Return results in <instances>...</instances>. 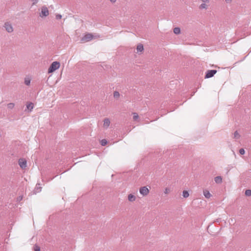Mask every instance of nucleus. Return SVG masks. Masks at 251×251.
<instances>
[{"label":"nucleus","mask_w":251,"mask_h":251,"mask_svg":"<svg viewBox=\"0 0 251 251\" xmlns=\"http://www.w3.org/2000/svg\"><path fill=\"white\" fill-rule=\"evenodd\" d=\"M60 65V64L59 62H57V61L53 62L51 64L50 66V67L48 69V73H51L54 72L55 71H56V70L59 69Z\"/></svg>","instance_id":"nucleus-1"},{"label":"nucleus","mask_w":251,"mask_h":251,"mask_svg":"<svg viewBox=\"0 0 251 251\" xmlns=\"http://www.w3.org/2000/svg\"><path fill=\"white\" fill-rule=\"evenodd\" d=\"M3 27L4 28L5 30L8 33H12L14 30L12 24L9 22H5L3 25Z\"/></svg>","instance_id":"nucleus-2"},{"label":"nucleus","mask_w":251,"mask_h":251,"mask_svg":"<svg viewBox=\"0 0 251 251\" xmlns=\"http://www.w3.org/2000/svg\"><path fill=\"white\" fill-rule=\"evenodd\" d=\"M49 14V12L48 8L46 6H42L41 8V12L40 14V17H47Z\"/></svg>","instance_id":"nucleus-3"},{"label":"nucleus","mask_w":251,"mask_h":251,"mask_svg":"<svg viewBox=\"0 0 251 251\" xmlns=\"http://www.w3.org/2000/svg\"><path fill=\"white\" fill-rule=\"evenodd\" d=\"M149 192V189L146 186L142 187L139 189V192L143 196H147Z\"/></svg>","instance_id":"nucleus-4"},{"label":"nucleus","mask_w":251,"mask_h":251,"mask_svg":"<svg viewBox=\"0 0 251 251\" xmlns=\"http://www.w3.org/2000/svg\"><path fill=\"white\" fill-rule=\"evenodd\" d=\"M217 73V70H208L206 73L205 75V78H208L212 77L214 76V75Z\"/></svg>","instance_id":"nucleus-5"},{"label":"nucleus","mask_w":251,"mask_h":251,"mask_svg":"<svg viewBox=\"0 0 251 251\" xmlns=\"http://www.w3.org/2000/svg\"><path fill=\"white\" fill-rule=\"evenodd\" d=\"M18 164L22 169H25L26 167L27 162L25 159L20 158L19 159Z\"/></svg>","instance_id":"nucleus-6"},{"label":"nucleus","mask_w":251,"mask_h":251,"mask_svg":"<svg viewBox=\"0 0 251 251\" xmlns=\"http://www.w3.org/2000/svg\"><path fill=\"white\" fill-rule=\"evenodd\" d=\"M93 38V36L92 34L87 33L82 38L81 41L84 42H88L91 40Z\"/></svg>","instance_id":"nucleus-7"},{"label":"nucleus","mask_w":251,"mask_h":251,"mask_svg":"<svg viewBox=\"0 0 251 251\" xmlns=\"http://www.w3.org/2000/svg\"><path fill=\"white\" fill-rule=\"evenodd\" d=\"M110 124V120L108 118H105L103 120V127L107 128Z\"/></svg>","instance_id":"nucleus-8"},{"label":"nucleus","mask_w":251,"mask_h":251,"mask_svg":"<svg viewBox=\"0 0 251 251\" xmlns=\"http://www.w3.org/2000/svg\"><path fill=\"white\" fill-rule=\"evenodd\" d=\"M203 193L204 197L207 199H209L211 197V194L207 190H204Z\"/></svg>","instance_id":"nucleus-9"},{"label":"nucleus","mask_w":251,"mask_h":251,"mask_svg":"<svg viewBox=\"0 0 251 251\" xmlns=\"http://www.w3.org/2000/svg\"><path fill=\"white\" fill-rule=\"evenodd\" d=\"M215 182L217 184H220L222 182V177L221 176H217L214 178Z\"/></svg>","instance_id":"nucleus-10"},{"label":"nucleus","mask_w":251,"mask_h":251,"mask_svg":"<svg viewBox=\"0 0 251 251\" xmlns=\"http://www.w3.org/2000/svg\"><path fill=\"white\" fill-rule=\"evenodd\" d=\"M136 200V197L135 196H134L133 195L130 194L129 195H128V200L129 201H135Z\"/></svg>","instance_id":"nucleus-11"},{"label":"nucleus","mask_w":251,"mask_h":251,"mask_svg":"<svg viewBox=\"0 0 251 251\" xmlns=\"http://www.w3.org/2000/svg\"><path fill=\"white\" fill-rule=\"evenodd\" d=\"M30 81L31 79L29 77H25V78L24 83L26 85L29 86L30 84Z\"/></svg>","instance_id":"nucleus-12"},{"label":"nucleus","mask_w":251,"mask_h":251,"mask_svg":"<svg viewBox=\"0 0 251 251\" xmlns=\"http://www.w3.org/2000/svg\"><path fill=\"white\" fill-rule=\"evenodd\" d=\"M144 50L143 46L142 44H139L137 46V51H142Z\"/></svg>","instance_id":"nucleus-13"},{"label":"nucleus","mask_w":251,"mask_h":251,"mask_svg":"<svg viewBox=\"0 0 251 251\" xmlns=\"http://www.w3.org/2000/svg\"><path fill=\"white\" fill-rule=\"evenodd\" d=\"M173 31L174 33H175L176 34H179L180 33V29L179 27H175L174 28Z\"/></svg>","instance_id":"nucleus-14"},{"label":"nucleus","mask_w":251,"mask_h":251,"mask_svg":"<svg viewBox=\"0 0 251 251\" xmlns=\"http://www.w3.org/2000/svg\"><path fill=\"white\" fill-rule=\"evenodd\" d=\"M182 196L184 198H187L189 197V194L187 191L184 190L182 192Z\"/></svg>","instance_id":"nucleus-15"},{"label":"nucleus","mask_w":251,"mask_h":251,"mask_svg":"<svg viewBox=\"0 0 251 251\" xmlns=\"http://www.w3.org/2000/svg\"><path fill=\"white\" fill-rule=\"evenodd\" d=\"M26 107L28 109L31 110L33 108V104L32 102H30L26 105Z\"/></svg>","instance_id":"nucleus-16"},{"label":"nucleus","mask_w":251,"mask_h":251,"mask_svg":"<svg viewBox=\"0 0 251 251\" xmlns=\"http://www.w3.org/2000/svg\"><path fill=\"white\" fill-rule=\"evenodd\" d=\"M200 8L206 9L207 8V6L205 3H203L201 4V5L200 6Z\"/></svg>","instance_id":"nucleus-17"},{"label":"nucleus","mask_w":251,"mask_h":251,"mask_svg":"<svg viewBox=\"0 0 251 251\" xmlns=\"http://www.w3.org/2000/svg\"><path fill=\"white\" fill-rule=\"evenodd\" d=\"M240 136V134H239V133L237 131H236L234 133V138L238 139V138H239Z\"/></svg>","instance_id":"nucleus-18"},{"label":"nucleus","mask_w":251,"mask_h":251,"mask_svg":"<svg viewBox=\"0 0 251 251\" xmlns=\"http://www.w3.org/2000/svg\"><path fill=\"white\" fill-rule=\"evenodd\" d=\"M113 96L115 98H118L120 97V93L118 91H115Z\"/></svg>","instance_id":"nucleus-19"},{"label":"nucleus","mask_w":251,"mask_h":251,"mask_svg":"<svg viewBox=\"0 0 251 251\" xmlns=\"http://www.w3.org/2000/svg\"><path fill=\"white\" fill-rule=\"evenodd\" d=\"M246 196H251V190L248 189L246 190L245 193Z\"/></svg>","instance_id":"nucleus-20"},{"label":"nucleus","mask_w":251,"mask_h":251,"mask_svg":"<svg viewBox=\"0 0 251 251\" xmlns=\"http://www.w3.org/2000/svg\"><path fill=\"white\" fill-rule=\"evenodd\" d=\"M101 145L103 146L106 145L107 143V141L105 139H102L100 141Z\"/></svg>","instance_id":"nucleus-21"},{"label":"nucleus","mask_w":251,"mask_h":251,"mask_svg":"<svg viewBox=\"0 0 251 251\" xmlns=\"http://www.w3.org/2000/svg\"><path fill=\"white\" fill-rule=\"evenodd\" d=\"M14 103H9L7 104V107L9 109H12L14 107Z\"/></svg>","instance_id":"nucleus-22"},{"label":"nucleus","mask_w":251,"mask_h":251,"mask_svg":"<svg viewBox=\"0 0 251 251\" xmlns=\"http://www.w3.org/2000/svg\"><path fill=\"white\" fill-rule=\"evenodd\" d=\"M139 118V116L138 115V114L136 113H133V119L134 120H136L138 119Z\"/></svg>","instance_id":"nucleus-23"},{"label":"nucleus","mask_w":251,"mask_h":251,"mask_svg":"<svg viewBox=\"0 0 251 251\" xmlns=\"http://www.w3.org/2000/svg\"><path fill=\"white\" fill-rule=\"evenodd\" d=\"M170 191H171V190H170V189L169 188H166L165 190H164V193L165 194H169L170 192Z\"/></svg>","instance_id":"nucleus-24"},{"label":"nucleus","mask_w":251,"mask_h":251,"mask_svg":"<svg viewBox=\"0 0 251 251\" xmlns=\"http://www.w3.org/2000/svg\"><path fill=\"white\" fill-rule=\"evenodd\" d=\"M245 150H244V149H240L239 150V153H240L241 154L243 155V154H245Z\"/></svg>","instance_id":"nucleus-25"},{"label":"nucleus","mask_w":251,"mask_h":251,"mask_svg":"<svg viewBox=\"0 0 251 251\" xmlns=\"http://www.w3.org/2000/svg\"><path fill=\"white\" fill-rule=\"evenodd\" d=\"M35 190H36V192H39L41 191V187H38L37 186V185H36Z\"/></svg>","instance_id":"nucleus-26"},{"label":"nucleus","mask_w":251,"mask_h":251,"mask_svg":"<svg viewBox=\"0 0 251 251\" xmlns=\"http://www.w3.org/2000/svg\"><path fill=\"white\" fill-rule=\"evenodd\" d=\"M55 17H56V19L57 20H59V19H61V18H62V15H60V14H58L56 15V16H55Z\"/></svg>","instance_id":"nucleus-27"},{"label":"nucleus","mask_w":251,"mask_h":251,"mask_svg":"<svg viewBox=\"0 0 251 251\" xmlns=\"http://www.w3.org/2000/svg\"><path fill=\"white\" fill-rule=\"evenodd\" d=\"M31 1L32 2V5H33L36 4L38 2L39 0H31Z\"/></svg>","instance_id":"nucleus-28"},{"label":"nucleus","mask_w":251,"mask_h":251,"mask_svg":"<svg viewBox=\"0 0 251 251\" xmlns=\"http://www.w3.org/2000/svg\"><path fill=\"white\" fill-rule=\"evenodd\" d=\"M34 250L35 251H40V248L39 247L36 246L34 247Z\"/></svg>","instance_id":"nucleus-29"},{"label":"nucleus","mask_w":251,"mask_h":251,"mask_svg":"<svg viewBox=\"0 0 251 251\" xmlns=\"http://www.w3.org/2000/svg\"><path fill=\"white\" fill-rule=\"evenodd\" d=\"M226 3L230 4L232 2V0H225Z\"/></svg>","instance_id":"nucleus-30"},{"label":"nucleus","mask_w":251,"mask_h":251,"mask_svg":"<svg viewBox=\"0 0 251 251\" xmlns=\"http://www.w3.org/2000/svg\"><path fill=\"white\" fill-rule=\"evenodd\" d=\"M23 199V197L22 196H19L18 198H17V201H20L22 200Z\"/></svg>","instance_id":"nucleus-31"},{"label":"nucleus","mask_w":251,"mask_h":251,"mask_svg":"<svg viewBox=\"0 0 251 251\" xmlns=\"http://www.w3.org/2000/svg\"><path fill=\"white\" fill-rule=\"evenodd\" d=\"M204 3H208L209 2V0H201Z\"/></svg>","instance_id":"nucleus-32"}]
</instances>
